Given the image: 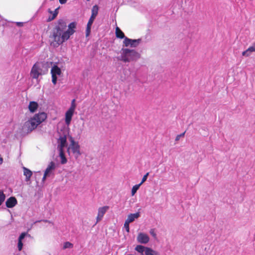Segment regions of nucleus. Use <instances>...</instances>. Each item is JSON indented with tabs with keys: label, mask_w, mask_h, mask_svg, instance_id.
<instances>
[{
	"label": "nucleus",
	"mask_w": 255,
	"mask_h": 255,
	"mask_svg": "<svg viewBox=\"0 0 255 255\" xmlns=\"http://www.w3.org/2000/svg\"><path fill=\"white\" fill-rule=\"evenodd\" d=\"M76 25L75 22H71L68 24L67 29L66 22L62 19L59 20L50 35L51 44L58 46L67 40L75 32Z\"/></svg>",
	"instance_id": "obj_1"
},
{
	"label": "nucleus",
	"mask_w": 255,
	"mask_h": 255,
	"mask_svg": "<svg viewBox=\"0 0 255 255\" xmlns=\"http://www.w3.org/2000/svg\"><path fill=\"white\" fill-rule=\"evenodd\" d=\"M47 118V114L44 112L35 114L33 118L26 121L22 127V130L29 133L35 129L37 127L44 122Z\"/></svg>",
	"instance_id": "obj_2"
},
{
	"label": "nucleus",
	"mask_w": 255,
	"mask_h": 255,
	"mask_svg": "<svg viewBox=\"0 0 255 255\" xmlns=\"http://www.w3.org/2000/svg\"><path fill=\"white\" fill-rule=\"evenodd\" d=\"M120 60L124 62L136 61L140 58V54L135 50L122 48L121 50Z\"/></svg>",
	"instance_id": "obj_3"
},
{
	"label": "nucleus",
	"mask_w": 255,
	"mask_h": 255,
	"mask_svg": "<svg viewBox=\"0 0 255 255\" xmlns=\"http://www.w3.org/2000/svg\"><path fill=\"white\" fill-rule=\"evenodd\" d=\"M43 63L40 62L35 63L31 70V76L33 79H37L42 74L41 69Z\"/></svg>",
	"instance_id": "obj_4"
},
{
	"label": "nucleus",
	"mask_w": 255,
	"mask_h": 255,
	"mask_svg": "<svg viewBox=\"0 0 255 255\" xmlns=\"http://www.w3.org/2000/svg\"><path fill=\"white\" fill-rule=\"evenodd\" d=\"M75 99H73L72 101V104L70 108L65 113V123L67 125H69L71 121L72 116L73 115L74 111L76 108V105L75 104Z\"/></svg>",
	"instance_id": "obj_5"
},
{
	"label": "nucleus",
	"mask_w": 255,
	"mask_h": 255,
	"mask_svg": "<svg viewBox=\"0 0 255 255\" xmlns=\"http://www.w3.org/2000/svg\"><path fill=\"white\" fill-rule=\"evenodd\" d=\"M70 144L69 149L70 148L74 154H75L76 157H78L80 154L81 152L80 151V146L77 142H75L74 139L70 137Z\"/></svg>",
	"instance_id": "obj_6"
},
{
	"label": "nucleus",
	"mask_w": 255,
	"mask_h": 255,
	"mask_svg": "<svg viewBox=\"0 0 255 255\" xmlns=\"http://www.w3.org/2000/svg\"><path fill=\"white\" fill-rule=\"evenodd\" d=\"M140 39H131L128 37H125L123 41L124 45L126 47L130 46L131 47H135L140 42Z\"/></svg>",
	"instance_id": "obj_7"
},
{
	"label": "nucleus",
	"mask_w": 255,
	"mask_h": 255,
	"mask_svg": "<svg viewBox=\"0 0 255 255\" xmlns=\"http://www.w3.org/2000/svg\"><path fill=\"white\" fill-rule=\"evenodd\" d=\"M109 209V207L108 206H105L98 209V215L96 218V223L102 220L105 214Z\"/></svg>",
	"instance_id": "obj_8"
},
{
	"label": "nucleus",
	"mask_w": 255,
	"mask_h": 255,
	"mask_svg": "<svg viewBox=\"0 0 255 255\" xmlns=\"http://www.w3.org/2000/svg\"><path fill=\"white\" fill-rule=\"evenodd\" d=\"M137 241L140 244H146L149 242V238L147 235L140 233L137 237Z\"/></svg>",
	"instance_id": "obj_9"
},
{
	"label": "nucleus",
	"mask_w": 255,
	"mask_h": 255,
	"mask_svg": "<svg viewBox=\"0 0 255 255\" xmlns=\"http://www.w3.org/2000/svg\"><path fill=\"white\" fill-rule=\"evenodd\" d=\"M17 203L16 199L14 197H10L8 198L5 202L6 206L7 208H12Z\"/></svg>",
	"instance_id": "obj_10"
},
{
	"label": "nucleus",
	"mask_w": 255,
	"mask_h": 255,
	"mask_svg": "<svg viewBox=\"0 0 255 255\" xmlns=\"http://www.w3.org/2000/svg\"><path fill=\"white\" fill-rule=\"evenodd\" d=\"M59 144L58 145L59 150L64 149V147L66 146L67 142V138L65 135L60 136L58 139Z\"/></svg>",
	"instance_id": "obj_11"
},
{
	"label": "nucleus",
	"mask_w": 255,
	"mask_h": 255,
	"mask_svg": "<svg viewBox=\"0 0 255 255\" xmlns=\"http://www.w3.org/2000/svg\"><path fill=\"white\" fill-rule=\"evenodd\" d=\"M95 17H90V18L88 22V23L87 25V27H86V37L89 36L91 33V26H92V25L95 20Z\"/></svg>",
	"instance_id": "obj_12"
},
{
	"label": "nucleus",
	"mask_w": 255,
	"mask_h": 255,
	"mask_svg": "<svg viewBox=\"0 0 255 255\" xmlns=\"http://www.w3.org/2000/svg\"><path fill=\"white\" fill-rule=\"evenodd\" d=\"M23 174L25 176V180L26 181H29L30 179V178L32 175V172L29 170V169L23 167Z\"/></svg>",
	"instance_id": "obj_13"
},
{
	"label": "nucleus",
	"mask_w": 255,
	"mask_h": 255,
	"mask_svg": "<svg viewBox=\"0 0 255 255\" xmlns=\"http://www.w3.org/2000/svg\"><path fill=\"white\" fill-rule=\"evenodd\" d=\"M140 216L139 213L137 212L134 214H130L128 215V218L126 220L128 223H131L134 221L135 219H137Z\"/></svg>",
	"instance_id": "obj_14"
},
{
	"label": "nucleus",
	"mask_w": 255,
	"mask_h": 255,
	"mask_svg": "<svg viewBox=\"0 0 255 255\" xmlns=\"http://www.w3.org/2000/svg\"><path fill=\"white\" fill-rule=\"evenodd\" d=\"M51 73L52 75H60L61 74V70L59 67H58L57 65H54L51 70Z\"/></svg>",
	"instance_id": "obj_15"
},
{
	"label": "nucleus",
	"mask_w": 255,
	"mask_h": 255,
	"mask_svg": "<svg viewBox=\"0 0 255 255\" xmlns=\"http://www.w3.org/2000/svg\"><path fill=\"white\" fill-rule=\"evenodd\" d=\"M37 108L38 104L36 102L32 101L29 103L28 109L30 112H35Z\"/></svg>",
	"instance_id": "obj_16"
},
{
	"label": "nucleus",
	"mask_w": 255,
	"mask_h": 255,
	"mask_svg": "<svg viewBox=\"0 0 255 255\" xmlns=\"http://www.w3.org/2000/svg\"><path fill=\"white\" fill-rule=\"evenodd\" d=\"M115 34L116 37L120 39H125V38L126 37L124 33L118 26L116 28Z\"/></svg>",
	"instance_id": "obj_17"
},
{
	"label": "nucleus",
	"mask_w": 255,
	"mask_h": 255,
	"mask_svg": "<svg viewBox=\"0 0 255 255\" xmlns=\"http://www.w3.org/2000/svg\"><path fill=\"white\" fill-rule=\"evenodd\" d=\"M255 51V46L253 45L249 47L246 50L242 53L243 56H249L251 52Z\"/></svg>",
	"instance_id": "obj_18"
},
{
	"label": "nucleus",
	"mask_w": 255,
	"mask_h": 255,
	"mask_svg": "<svg viewBox=\"0 0 255 255\" xmlns=\"http://www.w3.org/2000/svg\"><path fill=\"white\" fill-rule=\"evenodd\" d=\"M59 156L61 158V163L62 164H64L66 163L67 162V160L65 156L64 149H61L60 150H59Z\"/></svg>",
	"instance_id": "obj_19"
},
{
	"label": "nucleus",
	"mask_w": 255,
	"mask_h": 255,
	"mask_svg": "<svg viewBox=\"0 0 255 255\" xmlns=\"http://www.w3.org/2000/svg\"><path fill=\"white\" fill-rule=\"evenodd\" d=\"M145 255H159L158 253L149 248H146L145 251Z\"/></svg>",
	"instance_id": "obj_20"
},
{
	"label": "nucleus",
	"mask_w": 255,
	"mask_h": 255,
	"mask_svg": "<svg viewBox=\"0 0 255 255\" xmlns=\"http://www.w3.org/2000/svg\"><path fill=\"white\" fill-rule=\"evenodd\" d=\"M146 248L141 245H137L135 247V250L138 253H142L144 251H145Z\"/></svg>",
	"instance_id": "obj_21"
},
{
	"label": "nucleus",
	"mask_w": 255,
	"mask_h": 255,
	"mask_svg": "<svg viewBox=\"0 0 255 255\" xmlns=\"http://www.w3.org/2000/svg\"><path fill=\"white\" fill-rule=\"evenodd\" d=\"M99 7L97 5H94L92 9L91 16H96L98 14Z\"/></svg>",
	"instance_id": "obj_22"
},
{
	"label": "nucleus",
	"mask_w": 255,
	"mask_h": 255,
	"mask_svg": "<svg viewBox=\"0 0 255 255\" xmlns=\"http://www.w3.org/2000/svg\"><path fill=\"white\" fill-rule=\"evenodd\" d=\"M141 185L140 184L135 185L133 186L131 189V195L133 196L135 193L136 192L137 190L139 189L140 186Z\"/></svg>",
	"instance_id": "obj_23"
},
{
	"label": "nucleus",
	"mask_w": 255,
	"mask_h": 255,
	"mask_svg": "<svg viewBox=\"0 0 255 255\" xmlns=\"http://www.w3.org/2000/svg\"><path fill=\"white\" fill-rule=\"evenodd\" d=\"M5 198V195L4 194L2 191H0V206L3 202Z\"/></svg>",
	"instance_id": "obj_24"
},
{
	"label": "nucleus",
	"mask_w": 255,
	"mask_h": 255,
	"mask_svg": "<svg viewBox=\"0 0 255 255\" xmlns=\"http://www.w3.org/2000/svg\"><path fill=\"white\" fill-rule=\"evenodd\" d=\"M73 244L69 242H66L64 244L63 249L67 248H72L73 247Z\"/></svg>",
	"instance_id": "obj_25"
},
{
	"label": "nucleus",
	"mask_w": 255,
	"mask_h": 255,
	"mask_svg": "<svg viewBox=\"0 0 255 255\" xmlns=\"http://www.w3.org/2000/svg\"><path fill=\"white\" fill-rule=\"evenodd\" d=\"M55 168V164L53 162H51L49 164V165L47 167V169H48L49 170H52L54 169Z\"/></svg>",
	"instance_id": "obj_26"
},
{
	"label": "nucleus",
	"mask_w": 255,
	"mask_h": 255,
	"mask_svg": "<svg viewBox=\"0 0 255 255\" xmlns=\"http://www.w3.org/2000/svg\"><path fill=\"white\" fill-rule=\"evenodd\" d=\"M55 168V164L53 162H51L49 164V165L47 167V169H48L49 170H52L54 169Z\"/></svg>",
	"instance_id": "obj_27"
},
{
	"label": "nucleus",
	"mask_w": 255,
	"mask_h": 255,
	"mask_svg": "<svg viewBox=\"0 0 255 255\" xmlns=\"http://www.w3.org/2000/svg\"><path fill=\"white\" fill-rule=\"evenodd\" d=\"M129 223H128V221L126 220L125 224H124V227L125 228L127 232L128 233L129 232Z\"/></svg>",
	"instance_id": "obj_28"
},
{
	"label": "nucleus",
	"mask_w": 255,
	"mask_h": 255,
	"mask_svg": "<svg viewBox=\"0 0 255 255\" xmlns=\"http://www.w3.org/2000/svg\"><path fill=\"white\" fill-rule=\"evenodd\" d=\"M149 175V173L147 172L145 174L143 177H142V180L141 182L139 183L140 185L142 184L147 179V178Z\"/></svg>",
	"instance_id": "obj_29"
},
{
	"label": "nucleus",
	"mask_w": 255,
	"mask_h": 255,
	"mask_svg": "<svg viewBox=\"0 0 255 255\" xmlns=\"http://www.w3.org/2000/svg\"><path fill=\"white\" fill-rule=\"evenodd\" d=\"M185 133V131H184V132H183L180 134H178L175 138V140L176 141L179 140L180 139V137H183L184 136Z\"/></svg>",
	"instance_id": "obj_30"
},
{
	"label": "nucleus",
	"mask_w": 255,
	"mask_h": 255,
	"mask_svg": "<svg viewBox=\"0 0 255 255\" xmlns=\"http://www.w3.org/2000/svg\"><path fill=\"white\" fill-rule=\"evenodd\" d=\"M22 246H23V244L22 243V241H18L17 247H18V250L19 251L22 250Z\"/></svg>",
	"instance_id": "obj_31"
},
{
	"label": "nucleus",
	"mask_w": 255,
	"mask_h": 255,
	"mask_svg": "<svg viewBox=\"0 0 255 255\" xmlns=\"http://www.w3.org/2000/svg\"><path fill=\"white\" fill-rule=\"evenodd\" d=\"M57 79V76H56L54 75V76L52 75V82L54 85H55L56 84Z\"/></svg>",
	"instance_id": "obj_32"
},
{
	"label": "nucleus",
	"mask_w": 255,
	"mask_h": 255,
	"mask_svg": "<svg viewBox=\"0 0 255 255\" xmlns=\"http://www.w3.org/2000/svg\"><path fill=\"white\" fill-rule=\"evenodd\" d=\"M25 233H22L21 234V235L19 236V238H18V241H22V240L23 239H24V238L25 237Z\"/></svg>",
	"instance_id": "obj_33"
},
{
	"label": "nucleus",
	"mask_w": 255,
	"mask_h": 255,
	"mask_svg": "<svg viewBox=\"0 0 255 255\" xmlns=\"http://www.w3.org/2000/svg\"><path fill=\"white\" fill-rule=\"evenodd\" d=\"M150 234L154 237H156V234L154 232V229H151L150 231Z\"/></svg>",
	"instance_id": "obj_34"
},
{
	"label": "nucleus",
	"mask_w": 255,
	"mask_h": 255,
	"mask_svg": "<svg viewBox=\"0 0 255 255\" xmlns=\"http://www.w3.org/2000/svg\"><path fill=\"white\" fill-rule=\"evenodd\" d=\"M24 22H17L16 23V24L19 27L22 26L23 25Z\"/></svg>",
	"instance_id": "obj_35"
},
{
	"label": "nucleus",
	"mask_w": 255,
	"mask_h": 255,
	"mask_svg": "<svg viewBox=\"0 0 255 255\" xmlns=\"http://www.w3.org/2000/svg\"><path fill=\"white\" fill-rule=\"evenodd\" d=\"M50 171H51V170H49L48 169L46 168L44 172V174L46 175H47L48 176L49 173H50Z\"/></svg>",
	"instance_id": "obj_36"
},
{
	"label": "nucleus",
	"mask_w": 255,
	"mask_h": 255,
	"mask_svg": "<svg viewBox=\"0 0 255 255\" xmlns=\"http://www.w3.org/2000/svg\"><path fill=\"white\" fill-rule=\"evenodd\" d=\"M56 17H49L48 19H47V21H51L53 20Z\"/></svg>",
	"instance_id": "obj_37"
},
{
	"label": "nucleus",
	"mask_w": 255,
	"mask_h": 255,
	"mask_svg": "<svg viewBox=\"0 0 255 255\" xmlns=\"http://www.w3.org/2000/svg\"><path fill=\"white\" fill-rule=\"evenodd\" d=\"M67 0H59V2L61 4H64L66 2Z\"/></svg>",
	"instance_id": "obj_38"
},
{
	"label": "nucleus",
	"mask_w": 255,
	"mask_h": 255,
	"mask_svg": "<svg viewBox=\"0 0 255 255\" xmlns=\"http://www.w3.org/2000/svg\"><path fill=\"white\" fill-rule=\"evenodd\" d=\"M47 176H48V175H46V174H44L43 177V178H42V181H45V180L46 179V178Z\"/></svg>",
	"instance_id": "obj_39"
},
{
	"label": "nucleus",
	"mask_w": 255,
	"mask_h": 255,
	"mask_svg": "<svg viewBox=\"0 0 255 255\" xmlns=\"http://www.w3.org/2000/svg\"><path fill=\"white\" fill-rule=\"evenodd\" d=\"M45 223H50V222L48 220H44L43 221Z\"/></svg>",
	"instance_id": "obj_40"
},
{
	"label": "nucleus",
	"mask_w": 255,
	"mask_h": 255,
	"mask_svg": "<svg viewBox=\"0 0 255 255\" xmlns=\"http://www.w3.org/2000/svg\"><path fill=\"white\" fill-rule=\"evenodd\" d=\"M254 45L255 46V43L254 44Z\"/></svg>",
	"instance_id": "obj_41"
},
{
	"label": "nucleus",
	"mask_w": 255,
	"mask_h": 255,
	"mask_svg": "<svg viewBox=\"0 0 255 255\" xmlns=\"http://www.w3.org/2000/svg\"><path fill=\"white\" fill-rule=\"evenodd\" d=\"M87 1H89L90 0H87Z\"/></svg>",
	"instance_id": "obj_42"
}]
</instances>
